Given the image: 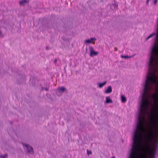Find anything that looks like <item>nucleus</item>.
Here are the masks:
<instances>
[{
  "mask_svg": "<svg viewBox=\"0 0 158 158\" xmlns=\"http://www.w3.org/2000/svg\"><path fill=\"white\" fill-rule=\"evenodd\" d=\"M22 144L23 145V147H25L26 148L27 152L29 153H31V154H34V149L33 147L31 146L29 144H25L23 143H22Z\"/></svg>",
  "mask_w": 158,
  "mask_h": 158,
  "instance_id": "f257e3e1",
  "label": "nucleus"
},
{
  "mask_svg": "<svg viewBox=\"0 0 158 158\" xmlns=\"http://www.w3.org/2000/svg\"><path fill=\"white\" fill-rule=\"evenodd\" d=\"M156 154V150L154 149L152 150L148 154L149 158H155Z\"/></svg>",
  "mask_w": 158,
  "mask_h": 158,
  "instance_id": "f03ea898",
  "label": "nucleus"
},
{
  "mask_svg": "<svg viewBox=\"0 0 158 158\" xmlns=\"http://www.w3.org/2000/svg\"><path fill=\"white\" fill-rule=\"evenodd\" d=\"M89 48L90 51V56H91L97 55L99 53L98 52H96L94 50V48L92 47L89 46Z\"/></svg>",
  "mask_w": 158,
  "mask_h": 158,
  "instance_id": "7ed1b4c3",
  "label": "nucleus"
},
{
  "mask_svg": "<svg viewBox=\"0 0 158 158\" xmlns=\"http://www.w3.org/2000/svg\"><path fill=\"white\" fill-rule=\"evenodd\" d=\"M57 92L59 93H63L64 92L68 93V92L66 88L64 87H59L57 89Z\"/></svg>",
  "mask_w": 158,
  "mask_h": 158,
  "instance_id": "20e7f679",
  "label": "nucleus"
},
{
  "mask_svg": "<svg viewBox=\"0 0 158 158\" xmlns=\"http://www.w3.org/2000/svg\"><path fill=\"white\" fill-rule=\"evenodd\" d=\"M29 0H22L19 1V4L20 6H24L26 3H29Z\"/></svg>",
  "mask_w": 158,
  "mask_h": 158,
  "instance_id": "39448f33",
  "label": "nucleus"
},
{
  "mask_svg": "<svg viewBox=\"0 0 158 158\" xmlns=\"http://www.w3.org/2000/svg\"><path fill=\"white\" fill-rule=\"evenodd\" d=\"M112 92V89L111 86H109L107 89L105 91L106 94H109Z\"/></svg>",
  "mask_w": 158,
  "mask_h": 158,
  "instance_id": "423d86ee",
  "label": "nucleus"
},
{
  "mask_svg": "<svg viewBox=\"0 0 158 158\" xmlns=\"http://www.w3.org/2000/svg\"><path fill=\"white\" fill-rule=\"evenodd\" d=\"M106 101L105 102V104L113 103L112 100L110 99L109 96L106 97Z\"/></svg>",
  "mask_w": 158,
  "mask_h": 158,
  "instance_id": "0eeeda50",
  "label": "nucleus"
},
{
  "mask_svg": "<svg viewBox=\"0 0 158 158\" xmlns=\"http://www.w3.org/2000/svg\"><path fill=\"white\" fill-rule=\"evenodd\" d=\"M107 82L106 81L104 82L103 83H99L97 84V85H98V86L99 88H101L104 86L106 84Z\"/></svg>",
  "mask_w": 158,
  "mask_h": 158,
  "instance_id": "6e6552de",
  "label": "nucleus"
},
{
  "mask_svg": "<svg viewBox=\"0 0 158 158\" xmlns=\"http://www.w3.org/2000/svg\"><path fill=\"white\" fill-rule=\"evenodd\" d=\"M121 101L123 103L127 101V99L126 97L123 95L121 96Z\"/></svg>",
  "mask_w": 158,
  "mask_h": 158,
  "instance_id": "1a4fd4ad",
  "label": "nucleus"
},
{
  "mask_svg": "<svg viewBox=\"0 0 158 158\" xmlns=\"http://www.w3.org/2000/svg\"><path fill=\"white\" fill-rule=\"evenodd\" d=\"M121 57L122 58H124L125 59H127L128 58H130L132 56H129L127 55H121Z\"/></svg>",
  "mask_w": 158,
  "mask_h": 158,
  "instance_id": "9d476101",
  "label": "nucleus"
},
{
  "mask_svg": "<svg viewBox=\"0 0 158 158\" xmlns=\"http://www.w3.org/2000/svg\"><path fill=\"white\" fill-rule=\"evenodd\" d=\"M8 156V155L7 154H6L4 155H1L0 156L1 158H6Z\"/></svg>",
  "mask_w": 158,
  "mask_h": 158,
  "instance_id": "9b49d317",
  "label": "nucleus"
},
{
  "mask_svg": "<svg viewBox=\"0 0 158 158\" xmlns=\"http://www.w3.org/2000/svg\"><path fill=\"white\" fill-rule=\"evenodd\" d=\"M91 43L90 41V40L89 39L87 40H86L85 42V44H86V43L89 44V43Z\"/></svg>",
  "mask_w": 158,
  "mask_h": 158,
  "instance_id": "f8f14e48",
  "label": "nucleus"
},
{
  "mask_svg": "<svg viewBox=\"0 0 158 158\" xmlns=\"http://www.w3.org/2000/svg\"><path fill=\"white\" fill-rule=\"evenodd\" d=\"M89 40L92 43L93 41L96 40V39L95 38H91Z\"/></svg>",
  "mask_w": 158,
  "mask_h": 158,
  "instance_id": "ddd939ff",
  "label": "nucleus"
},
{
  "mask_svg": "<svg viewBox=\"0 0 158 158\" xmlns=\"http://www.w3.org/2000/svg\"><path fill=\"white\" fill-rule=\"evenodd\" d=\"M87 153L88 155H89V154H92V152L91 151H89L88 150H87Z\"/></svg>",
  "mask_w": 158,
  "mask_h": 158,
  "instance_id": "4468645a",
  "label": "nucleus"
},
{
  "mask_svg": "<svg viewBox=\"0 0 158 158\" xmlns=\"http://www.w3.org/2000/svg\"><path fill=\"white\" fill-rule=\"evenodd\" d=\"M113 6H114V7L115 8H117L118 7V5L117 4L115 3H113Z\"/></svg>",
  "mask_w": 158,
  "mask_h": 158,
  "instance_id": "2eb2a0df",
  "label": "nucleus"
},
{
  "mask_svg": "<svg viewBox=\"0 0 158 158\" xmlns=\"http://www.w3.org/2000/svg\"><path fill=\"white\" fill-rule=\"evenodd\" d=\"M157 0H155L154 2V5H156L157 3Z\"/></svg>",
  "mask_w": 158,
  "mask_h": 158,
  "instance_id": "dca6fc26",
  "label": "nucleus"
},
{
  "mask_svg": "<svg viewBox=\"0 0 158 158\" xmlns=\"http://www.w3.org/2000/svg\"><path fill=\"white\" fill-rule=\"evenodd\" d=\"M57 61V59H55V60H54V63L55 64H56Z\"/></svg>",
  "mask_w": 158,
  "mask_h": 158,
  "instance_id": "f3484780",
  "label": "nucleus"
},
{
  "mask_svg": "<svg viewBox=\"0 0 158 158\" xmlns=\"http://www.w3.org/2000/svg\"><path fill=\"white\" fill-rule=\"evenodd\" d=\"M150 38L149 36H148L146 39H145V41H147L149 39H150Z\"/></svg>",
  "mask_w": 158,
  "mask_h": 158,
  "instance_id": "a211bd4d",
  "label": "nucleus"
},
{
  "mask_svg": "<svg viewBox=\"0 0 158 158\" xmlns=\"http://www.w3.org/2000/svg\"><path fill=\"white\" fill-rule=\"evenodd\" d=\"M44 89H45V90H46L47 91H48L49 90L48 88H45Z\"/></svg>",
  "mask_w": 158,
  "mask_h": 158,
  "instance_id": "6ab92c4d",
  "label": "nucleus"
},
{
  "mask_svg": "<svg viewBox=\"0 0 158 158\" xmlns=\"http://www.w3.org/2000/svg\"><path fill=\"white\" fill-rule=\"evenodd\" d=\"M150 0H147V1H146V4L147 5H148V3H149V1Z\"/></svg>",
  "mask_w": 158,
  "mask_h": 158,
  "instance_id": "aec40b11",
  "label": "nucleus"
},
{
  "mask_svg": "<svg viewBox=\"0 0 158 158\" xmlns=\"http://www.w3.org/2000/svg\"><path fill=\"white\" fill-rule=\"evenodd\" d=\"M46 49L47 50L49 49H50V48L49 47H48V46H47V47H46Z\"/></svg>",
  "mask_w": 158,
  "mask_h": 158,
  "instance_id": "412c9836",
  "label": "nucleus"
},
{
  "mask_svg": "<svg viewBox=\"0 0 158 158\" xmlns=\"http://www.w3.org/2000/svg\"><path fill=\"white\" fill-rule=\"evenodd\" d=\"M114 49H115V50L116 51H117V50H118V48H116V47H115V48H114Z\"/></svg>",
  "mask_w": 158,
  "mask_h": 158,
  "instance_id": "4be33fe9",
  "label": "nucleus"
},
{
  "mask_svg": "<svg viewBox=\"0 0 158 158\" xmlns=\"http://www.w3.org/2000/svg\"><path fill=\"white\" fill-rule=\"evenodd\" d=\"M104 113H105V114L106 113V111H104Z\"/></svg>",
  "mask_w": 158,
  "mask_h": 158,
  "instance_id": "5701e85b",
  "label": "nucleus"
},
{
  "mask_svg": "<svg viewBox=\"0 0 158 158\" xmlns=\"http://www.w3.org/2000/svg\"><path fill=\"white\" fill-rule=\"evenodd\" d=\"M44 89V88H43V87H42V90H43V89Z\"/></svg>",
  "mask_w": 158,
  "mask_h": 158,
  "instance_id": "b1692460",
  "label": "nucleus"
},
{
  "mask_svg": "<svg viewBox=\"0 0 158 158\" xmlns=\"http://www.w3.org/2000/svg\"><path fill=\"white\" fill-rule=\"evenodd\" d=\"M115 158V157H112V158Z\"/></svg>",
  "mask_w": 158,
  "mask_h": 158,
  "instance_id": "393cba45",
  "label": "nucleus"
}]
</instances>
